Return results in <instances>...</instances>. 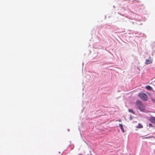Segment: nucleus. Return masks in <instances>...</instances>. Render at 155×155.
<instances>
[{
	"label": "nucleus",
	"instance_id": "10",
	"mask_svg": "<svg viewBox=\"0 0 155 155\" xmlns=\"http://www.w3.org/2000/svg\"><path fill=\"white\" fill-rule=\"evenodd\" d=\"M151 101L153 102V103H155V99H151Z\"/></svg>",
	"mask_w": 155,
	"mask_h": 155
},
{
	"label": "nucleus",
	"instance_id": "8",
	"mask_svg": "<svg viewBox=\"0 0 155 155\" xmlns=\"http://www.w3.org/2000/svg\"><path fill=\"white\" fill-rule=\"evenodd\" d=\"M129 111L130 112H131V113H132L133 114H134V112L133 111V110H132V109H129Z\"/></svg>",
	"mask_w": 155,
	"mask_h": 155
},
{
	"label": "nucleus",
	"instance_id": "9",
	"mask_svg": "<svg viewBox=\"0 0 155 155\" xmlns=\"http://www.w3.org/2000/svg\"><path fill=\"white\" fill-rule=\"evenodd\" d=\"M149 126L150 127H153V125L151 124H149Z\"/></svg>",
	"mask_w": 155,
	"mask_h": 155
},
{
	"label": "nucleus",
	"instance_id": "13",
	"mask_svg": "<svg viewBox=\"0 0 155 155\" xmlns=\"http://www.w3.org/2000/svg\"><path fill=\"white\" fill-rule=\"evenodd\" d=\"M120 121H121V120H119V121H120Z\"/></svg>",
	"mask_w": 155,
	"mask_h": 155
},
{
	"label": "nucleus",
	"instance_id": "1",
	"mask_svg": "<svg viewBox=\"0 0 155 155\" xmlns=\"http://www.w3.org/2000/svg\"><path fill=\"white\" fill-rule=\"evenodd\" d=\"M136 104L137 108L140 111H143L145 110V106L142 103L141 101L137 100L136 101Z\"/></svg>",
	"mask_w": 155,
	"mask_h": 155
},
{
	"label": "nucleus",
	"instance_id": "5",
	"mask_svg": "<svg viewBox=\"0 0 155 155\" xmlns=\"http://www.w3.org/2000/svg\"><path fill=\"white\" fill-rule=\"evenodd\" d=\"M137 127L139 128H143V126L140 124H139L137 126Z\"/></svg>",
	"mask_w": 155,
	"mask_h": 155
},
{
	"label": "nucleus",
	"instance_id": "7",
	"mask_svg": "<svg viewBox=\"0 0 155 155\" xmlns=\"http://www.w3.org/2000/svg\"><path fill=\"white\" fill-rule=\"evenodd\" d=\"M119 126H120V128L121 129V130H122V131L123 132H124V129L123 128V125L122 124H119Z\"/></svg>",
	"mask_w": 155,
	"mask_h": 155
},
{
	"label": "nucleus",
	"instance_id": "12",
	"mask_svg": "<svg viewBox=\"0 0 155 155\" xmlns=\"http://www.w3.org/2000/svg\"><path fill=\"white\" fill-rule=\"evenodd\" d=\"M78 155H83V154H78Z\"/></svg>",
	"mask_w": 155,
	"mask_h": 155
},
{
	"label": "nucleus",
	"instance_id": "4",
	"mask_svg": "<svg viewBox=\"0 0 155 155\" xmlns=\"http://www.w3.org/2000/svg\"><path fill=\"white\" fill-rule=\"evenodd\" d=\"M150 120L152 123L155 124V117H151Z\"/></svg>",
	"mask_w": 155,
	"mask_h": 155
},
{
	"label": "nucleus",
	"instance_id": "6",
	"mask_svg": "<svg viewBox=\"0 0 155 155\" xmlns=\"http://www.w3.org/2000/svg\"><path fill=\"white\" fill-rule=\"evenodd\" d=\"M146 88L149 90H152V87L149 85L146 86Z\"/></svg>",
	"mask_w": 155,
	"mask_h": 155
},
{
	"label": "nucleus",
	"instance_id": "2",
	"mask_svg": "<svg viewBox=\"0 0 155 155\" xmlns=\"http://www.w3.org/2000/svg\"><path fill=\"white\" fill-rule=\"evenodd\" d=\"M139 97L142 100L146 101L148 99V96L145 93H139L138 94Z\"/></svg>",
	"mask_w": 155,
	"mask_h": 155
},
{
	"label": "nucleus",
	"instance_id": "11",
	"mask_svg": "<svg viewBox=\"0 0 155 155\" xmlns=\"http://www.w3.org/2000/svg\"><path fill=\"white\" fill-rule=\"evenodd\" d=\"M151 137V136H149V137H146L145 138H150Z\"/></svg>",
	"mask_w": 155,
	"mask_h": 155
},
{
	"label": "nucleus",
	"instance_id": "3",
	"mask_svg": "<svg viewBox=\"0 0 155 155\" xmlns=\"http://www.w3.org/2000/svg\"><path fill=\"white\" fill-rule=\"evenodd\" d=\"M153 60H152L151 57L149 56V58L146 60L145 63L146 64H151L152 63Z\"/></svg>",
	"mask_w": 155,
	"mask_h": 155
}]
</instances>
